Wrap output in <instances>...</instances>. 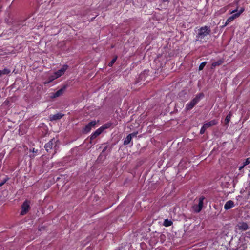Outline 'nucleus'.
Wrapping results in <instances>:
<instances>
[{
    "mask_svg": "<svg viewBox=\"0 0 250 250\" xmlns=\"http://www.w3.org/2000/svg\"><path fill=\"white\" fill-rule=\"evenodd\" d=\"M211 33L210 27L207 26H202L198 30V33L196 36V41H202L204 38Z\"/></svg>",
    "mask_w": 250,
    "mask_h": 250,
    "instance_id": "f257e3e1",
    "label": "nucleus"
},
{
    "mask_svg": "<svg viewBox=\"0 0 250 250\" xmlns=\"http://www.w3.org/2000/svg\"><path fill=\"white\" fill-rule=\"evenodd\" d=\"M204 96V94L202 93L197 95L193 100L186 104V109L188 111L192 109Z\"/></svg>",
    "mask_w": 250,
    "mask_h": 250,
    "instance_id": "f03ea898",
    "label": "nucleus"
},
{
    "mask_svg": "<svg viewBox=\"0 0 250 250\" xmlns=\"http://www.w3.org/2000/svg\"><path fill=\"white\" fill-rule=\"evenodd\" d=\"M58 140L55 138L51 139L47 143H46L44 146V148L45 150L49 152V150L54 148L55 149L54 153L56 152V150L58 148V146L57 145Z\"/></svg>",
    "mask_w": 250,
    "mask_h": 250,
    "instance_id": "7ed1b4c3",
    "label": "nucleus"
},
{
    "mask_svg": "<svg viewBox=\"0 0 250 250\" xmlns=\"http://www.w3.org/2000/svg\"><path fill=\"white\" fill-rule=\"evenodd\" d=\"M217 123L218 122L216 120H212L206 124H204L200 129V133L201 134H203L208 128L216 125Z\"/></svg>",
    "mask_w": 250,
    "mask_h": 250,
    "instance_id": "20e7f679",
    "label": "nucleus"
},
{
    "mask_svg": "<svg viewBox=\"0 0 250 250\" xmlns=\"http://www.w3.org/2000/svg\"><path fill=\"white\" fill-rule=\"evenodd\" d=\"M30 202L29 201L26 200L21 206V211L20 212L21 215H24L27 213L29 209Z\"/></svg>",
    "mask_w": 250,
    "mask_h": 250,
    "instance_id": "39448f33",
    "label": "nucleus"
},
{
    "mask_svg": "<svg viewBox=\"0 0 250 250\" xmlns=\"http://www.w3.org/2000/svg\"><path fill=\"white\" fill-rule=\"evenodd\" d=\"M249 229L248 225L247 223L244 222H239L236 226V229H239L241 231H244L247 230Z\"/></svg>",
    "mask_w": 250,
    "mask_h": 250,
    "instance_id": "423d86ee",
    "label": "nucleus"
},
{
    "mask_svg": "<svg viewBox=\"0 0 250 250\" xmlns=\"http://www.w3.org/2000/svg\"><path fill=\"white\" fill-rule=\"evenodd\" d=\"M96 123L97 122L96 121H92L90 122H89L83 128V132L85 133L89 132L91 130V128L94 127L96 125Z\"/></svg>",
    "mask_w": 250,
    "mask_h": 250,
    "instance_id": "0eeeda50",
    "label": "nucleus"
},
{
    "mask_svg": "<svg viewBox=\"0 0 250 250\" xmlns=\"http://www.w3.org/2000/svg\"><path fill=\"white\" fill-rule=\"evenodd\" d=\"M68 66L67 65H64L60 69L58 70L57 72L54 73V74L58 78L60 76H62L63 74H64V72H65Z\"/></svg>",
    "mask_w": 250,
    "mask_h": 250,
    "instance_id": "6e6552de",
    "label": "nucleus"
},
{
    "mask_svg": "<svg viewBox=\"0 0 250 250\" xmlns=\"http://www.w3.org/2000/svg\"><path fill=\"white\" fill-rule=\"evenodd\" d=\"M66 87L67 85H64L62 88L53 93V96H51V97L54 98L62 95L65 91Z\"/></svg>",
    "mask_w": 250,
    "mask_h": 250,
    "instance_id": "1a4fd4ad",
    "label": "nucleus"
},
{
    "mask_svg": "<svg viewBox=\"0 0 250 250\" xmlns=\"http://www.w3.org/2000/svg\"><path fill=\"white\" fill-rule=\"evenodd\" d=\"M64 115L63 114H62L61 113H57V114L54 115H50L49 116V118L50 121H56L61 119L62 117L64 116Z\"/></svg>",
    "mask_w": 250,
    "mask_h": 250,
    "instance_id": "9d476101",
    "label": "nucleus"
},
{
    "mask_svg": "<svg viewBox=\"0 0 250 250\" xmlns=\"http://www.w3.org/2000/svg\"><path fill=\"white\" fill-rule=\"evenodd\" d=\"M233 207H234V202L232 200H229L225 203L224 209L227 210L232 208Z\"/></svg>",
    "mask_w": 250,
    "mask_h": 250,
    "instance_id": "9b49d317",
    "label": "nucleus"
},
{
    "mask_svg": "<svg viewBox=\"0 0 250 250\" xmlns=\"http://www.w3.org/2000/svg\"><path fill=\"white\" fill-rule=\"evenodd\" d=\"M103 129L100 128L93 132L90 137V140H93L99 136L103 131Z\"/></svg>",
    "mask_w": 250,
    "mask_h": 250,
    "instance_id": "f8f14e48",
    "label": "nucleus"
},
{
    "mask_svg": "<svg viewBox=\"0 0 250 250\" xmlns=\"http://www.w3.org/2000/svg\"><path fill=\"white\" fill-rule=\"evenodd\" d=\"M224 62L223 60H219L215 62H213L211 66V69H214L216 66L221 65Z\"/></svg>",
    "mask_w": 250,
    "mask_h": 250,
    "instance_id": "ddd939ff",
    "label": "nucleus"
},
{
    "mask_svg": "<svg viewBox=\"0 0 250 250\" xmlns=\"http://www.w3.org/2000/svg\"><path fill=\"white\" fill-rule=\"evenodd\" d=\"M131 140H132V138L131 137V135L128 134L124 140V145H127L131 142Z\"/></svg>",
    "mask_w": 250,
    "mask_h": 250,
    "instance_id": "4468645a",
    "label": "nucleus"
},
{
    "mask_svg": "<svg viewBox=\"0 0 250 250\" xmlns=\"http://www.w3.org/2000/svg\"><path fill=\"white\" fill-rule=\"evenodd\" d=\"M10 73V70L8 69L5 68L2 70H0V77L4 75H7Z\"/></svg>",
    "mask_w": 250,
    "mask_h": 250,
    "instance_id": "2eb2a0df",
    "label": "nucleus"
},
{
    "mask_svg": "<svg viewBox=\"0 0 250 250\" xmlns=\"http://www.w3.org/2000/svg\"><path fill=\"white\" fill-rule=\"evenodd\" d=\"M231 117V115L229 113L228 115H227L226 117V118L225 119V124L227 126H228V124L230 120Z\"/></svg>",
    "mask_w": 250,
    "mask_h": 250,
    "instance_id": "dca6fc26",
    "label": "nucleus"
},
{
    "mask_svg": "<svg viewBox=\"0 0 250 250\" xmlns=\"http://www.w3.org/2000/svg\"><path fill=\"white\" fill-rule=\"evenodd\" d=\"M205 199V198L203 196L200 197L199 199V203L198 205L199 206V208H200L202 209L203 206V201Z\"/></svg>",
    "mask_w": 250,
    "mask_h": 250,
    "instance_id": "f3484780",
    "label": "nucleus"
},
{
    "mask_svg": "<svg viewBox=\"0 0 250 250\" xmlns=\"http://www.w3.org/2000/svg\"><path fill=\"white\" fill-rule=\"evenodd\" d=\"M192 208L194 211L196 213H199L202 210V208H199V206L198 205H194L192 206Z\"/></svg>",
    "mask_w": 250,
    "mask_h": 250,
    "instance_id": "a211bd4d",
    "label": "nucleus"
},
{
    "mask_svg": "<svg viewBox=\"0 0 250 250\" xmlns=\"http://www.w3.org/2000/svg\"><path fill=\"white\" fill-rule=\"evenodd\" d=\"M172 224L171 221L168 220V219H165L164 222V225L166 227L170 226Z\"/></svg>",
    "mask_w": 250,
    "mask_h": 250,
    "instance_id": "6ab92c4d",
    "label": "nucleus"
},
{
    "mask_svg": "<svg viewBox=\"0 0 250 250\" xmlns=\"http://www.w3.org/2000/svg\"><path fill=\"white\" fill-rule=\"evenodd\" d=\"M244 9H241L239 12H236L233 14V16L234 17V19L236 18L237 17H238L240 14L243 12Z\"/></svg>",
    "mask_w": 250,
    "mask_h": 250,
    "instance_id": "aec40b11",
    "label": "nucleus"
},
{
    "mask_svg": "<svg viewBox=\"0 0 250 250\" xmlns=\"http://www.w3.org/2000/svg\"><path fill=\"white\" fill-rule=\"evenodd\" d=\"M234 19H234V17L233 16V15L231 16L227 20L225 25L229 24V22H230L231 21H233Z\"/></svg>",
    "mask_w": 250,
    "mask_h": 250,
    "instance_id": "412c9836",
    "label": "nucleus"
},
{
    "mask_svg": "<svg viewBox=\"0 0 250 250\" xmlns=\"http://www.w3.org/2000/svg\"><path fill=\"white\" fill-rule=\"evenodd\" d=\"M57 78L56 77V76L55 75V74L53 73V74L49 76L48 77V80L51 82H52L53 80H54L55 79H57Z\"/></svg>",
    "mask_w": 250,
    "mask_h": 250,
    "instance_id": "4be33fe9",
    "label": "nucleus"
},
{
    "mask_svg": "<svg viewBox=\"0 0 250 250\" xmlns=\"http://www.w3.org/2000/svg\"><path fill=\"white\" fill-rule=\"evenodd\" d=\"M207 64V62H202L200 65H199V71H201V70H202L205 66Z\"/></svg>",
    "mask_w": 250,
    "mask_h": 250,
    "instance_id": "5701e85b",
    "label": "nucleus"
},
{
    "mask_svg": "<svg viewBox=\"0 0 250 250\" xmlns=\"http://www.w3.org/2000/svg\"><path fill=\"white\" fill-rule=\"evenodd\" d=\"M117 59V56H116L114 58H113L112 61L109 62L108 65L110 67L112 66L113 64L115 62Z\"/></svg>",
    "mask_w": 250,
    "mask_h": 250,
    "instance_id": "b1692460",
    "label": "nucleus"
},
{
    "mask_svg": "<svg viewBox=\"0 0 250 250\" xmlns=\"http://www.w3.org/2000/svg\"><path fill=\"white\" fill-rule=\"evenodd\" d=\"M250 163V157L247 158L244 162V166H246Z\"/></svg>",
    "mask_w": 250,
    "mask_h": 250,
    "instance_id": "393cba45",
    "label": "nucleus"
},
{
    "mask_svg": "<svg viewBox=\"0 0 250 250\" xmlns=\"http://www.w3.org/2000/svg\"><path fill=\"white\" fill-rule=\"evenodd\" d=\"M137 134H138V132L136 131V132H134L132 133H130L129 135H131V137L132 138V137H136L137 136Z\"/></svg>",
    "mask_w": 250,
    "mask_h": 250,
    "instance_id": "a878e982",
    "label": "nucleus"
},
{
    "mask_svg": "<svg viewBox=\"0 0 250 250\" xmlns=\"http://www.w3.org/2000/svg\"><path fill=\"white\" fill-rule=\"evenodd\" d=\"M5 153L1 152L0 153V161H1L4 158Z\"/></svg>",
    "mask_w": 250,
    "mask_h": 250,
    "instance_id": "bb28decb",
    "label": "nucleus"
},
{
    "mask_svg": "<svg viewBox=\"0 0 250 250\" xmlns=\"http://www.w3.org/2000/svg\"><path fill=\"white\" fill-rule=\"evenodd\" d=\"M7 181V179H5L2 182H0V187L4 185V184Z\"/></svg>",
    "mask_w": 250,
    "mask_h": 250,
    "instance_id": "cd10ccee",
    "label": "nucleus"
},
{
    "mask_svg": "<svg viewBox=\"0 0 250 250\" xmlns=\"http://www.w3.org/2000/svg\"><path fill=\"white\" fill-rule=\"evenodd\" d=\"M107 147H108V146H106L104 147V148L103 149V151H102V152L103 153V152H105V151L106 150V149H107Z\"/></svg>",
    "mask_w": 250,
    "mask_h": 250,
    "instance_id": "c85d7f7f",
    "label": "nucleus"
},
{
    "mask_svg": "<svg viewBox=\"0 0 250 250\" xmlns=\"http://www.w3.org/2000/svg\"><path fill=\"white\" fill-rule=\"evenodd\" d=\"M51 83L49 80L48 79L46 81H45L44 82V84H48L49 83Z\"/></svg>",
    "mask_w": 250,
    "mask_h": 250,
    "instance_id": "c756f323",
    "label": "nucleus"
},
{
    "mask_svg": "<svg viewBox=\"0 0 250 250\" xmlns=\"http://www.w3.org/2000/svg\"><path fill=\"white\" fill-rule=\"evenodd\" d=\"M248 179H249V182H250V170H249V174H248Z\"/></svg>",
    "mask_w": 250,
    "mask_h": 250,
    "instance_id": "7c9ffc66",
    "label": "nucleus"
},
{
    "mask_svg": "<svg viewBox=\"0 0 250 250\" xmlns=\"http://www.w3.org/2000/svg\"><path fill=\"white\" fill-rule=\"evenodd\" d=\"M245 166H244V165L243 164V165L242 166H241L240 167H239V170H241L242 168H243Z\"/></svg>",
    "mask_w": 250,
    "mask_h": 250,
    "instance_id": "2f4dec72",
    "label": "nucleus"
},
{
    "mask_svg": "<svg viewBox=\"0 0 250 250\" xmlns=\"http://www.w3.org/2000/svg\"><path fill=\"white\" fill-rule=\"evenodd\" d=\"M169 0H163V2H167V1H168Z\"/></svg>",
    "mask_w": 250,
    "mask_h": 250,
    "instance_id": "473e14b6",
    "label": "nucleus"
},
{
    "mask_svg": "<svg viewBox=\"0 0 250 250\" xmlns=\"http://www.w3.org/2000/svg\"><path fill=\"white\" fill-rule=\"evenodd\" d=\"M235 12H236V11H235V10L233 11V13H235Z\"/></svg>",
    "mask_w": 250,
    "mask_h": 250,
    "instance_id": "72a5a7b5",
    "label": "nucleus"
},
{
    "mask_svg": "<svg viewBox=\"0 0 250 250\" xmlns=\"http://www.w3.org/2000/svg\"><path fill=\"white\" fill-rule=\"evenodd\" d=\"M33 151L35 152L34 148L33 149Z\"/></svg>",
    "mask_w": 250,
    "mask_h": 250,
    "instance_id": "f704fd0d",
    "label": "nucleus"
},
{
    "mask_svg": "<svg viewBox=\"0 0 250 250\" xmlns=\"http://www.w3.org/2000/svg\"><path fill=\"white\" fill-rule=\"evenodd\" d=\"M107 126H108V125H107V126H106L105 128H107Z\"/></svg>",
    "mask_w": 250,
    "mask_h": 250,
    "instance_id": "c9c22d12",
    "label": "nucleus"
},
{
    "mask_svg": "<svg viewBox=\"0 0 250 250\" xmlns=\"http://www.w3.org/2000/svg\"><path fill=\"white\" fill-rule=\"evenodd\" d=\"M107 126H108V125H107V126H106L105 128H107Z\"/></svg>",
    "mask_w": 250,
    "mask_h": 250,
    "instance_id": "e433bc0d",
    "label": "nucleus"
}]
</instances>
